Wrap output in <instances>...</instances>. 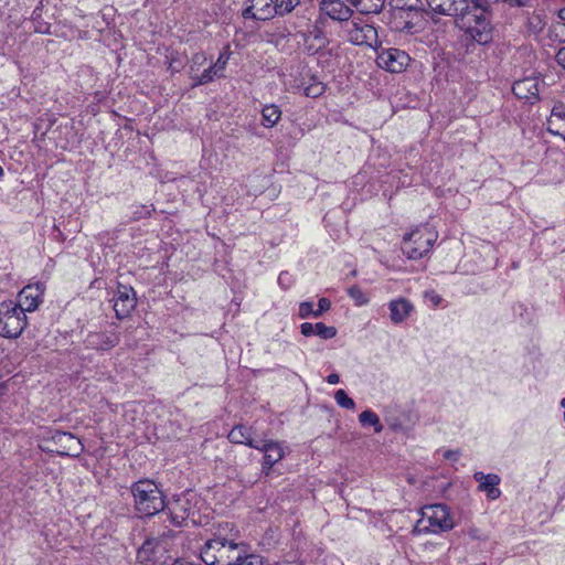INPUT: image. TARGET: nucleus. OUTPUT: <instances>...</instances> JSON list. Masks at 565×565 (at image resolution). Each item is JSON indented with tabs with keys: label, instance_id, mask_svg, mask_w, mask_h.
Returning a JSON list of instances; mask_svg holds the SVG:
<instances>
[{
	"label": "nucleus",
	"instance_id": "obj_40",
	"mask_svg": "<svg viewBox=\"0 0 565 565\" xmlns=\"http://www.w3.org/2000/svg\"><path fill=\"white\" fill-rule=\"evenodd\" d=\"M193 64L202 65L206 62V55L203 52H199L193 54L192 56Z\"/></svg>",
	"mask_w": 565,
	"mask_h": 565
},
{
	"label": "nucleus",
	"instance_id": "obj_36",
	"mask_svg": "<svg viewBox=\"0 0 565 565\" xmlns=\"http://www.w3.org/2000/svg\"><path fill=\"white\" fill-rule=\"evenodd\" d=\"M152 211V205H137L136 210L132 212V220L138 221L145 217H149L151 216Z\"/></svg>",
	"mask_w": 565,
	"mask_h": 565
},
{
	"label": "nucleus",
	"instance_id": "obj_17",
	"mask_svg": "<svg viewBox=\"0 0 565 565\" xmlns=\"http://www.w3.org/2000/svg\"><path fill=\"white\" fill-rule=\"evenodd\" d=\"M539 79L534 77H524L515 81L512 85V92L519 99H525L530 104L540 100Z\"/></svg>",
	"mask_w": 565,
	"mask_h": 565
},
{
	"label": "nucleus",
	"instance_id": "obj_34",
	"mask_svg": "<svg viewBox=\"0 0 565 565\" xmlns=\"http://www.w3.org/2000/svg\"><path fill=\"white\" fill-rule=\"evenodd\" d=\"M348 295L354 300L356 306H363L369 303L370 299L366 294L359 287L352 286L348 289Z\"/></svg>",
	"mask_w": 565,
	"mask_h": 565
},
{
	"label": "nucleus",
	"instance_id": "obj_6",
	"mask_svg": "<svg viewBox=\"0 0 565 565\" xmlns=\"http://www.w3.org/2000/svg\"><path fill=\"white\" fill-rule=\"evenodd\" d=\"M28 326L26 312L14 300L0 303V335L7 339L18 338Z\"/></svg>",
	"mask_w": 565,
	"mask_h": 565
},
{
	"label": "nucleus",
	"instance_id": "obj_37",
	"mask_svg": "<svg viewBox=\"0 0 565 565\" xmlns=\"http://www.w3.org/2000/svg\"><path fill=\"white\" fill-rule=\"evenodd\" d=\"M331 308V301L328 298H320L318 301V309L315 312V318L320 317L323 312Z\"/></svg>",
	"mask_w": 565,
	"mask_h": 565
},
{
	"label": "nucleus",
	"instance_id": "obj_18",
	"mask_svg": "<svg viewBox=\"0 0 565 565\" xmlns=\"http://www.w3.org/2000/svg\"><path fill=\"white\" fill-rule=\"evenodd\" d=\"M120 341V335L116 330L90 332L87 335V347L98 351H107L115 348Z\"/></svg>",
	"mask_w": 565,
	"mask_h": 565
},
{
	"label": "nucleus",
	"instance_id": "obj_42",
	"mask_svg": "<svg viewBox=\"0 0 565 565\" xmlns=\"http://www.w3.org/2000/svg\"><path fill=\"white\" fill-rule=\"evenodd\" d=\"M326 381H327V383H329L331 385H335V384L340 383V376L337 373H331L327 376Z\"/></svg>",
	"mask_w": 565,
	"mask_h": 565
},
{
	"label": "nucleus",
	"instance_id": "obj_21",
	"mask_svg": "<svg viewBox=\"0 0 565 565\" xmlns=\"http://www.w3.org/2000/svg\"><path fill=\"white\" fill-rule=\"evenodd\" d=\"M320 11L334 21H348L352 15L351 8L342 0H322Z\"/></svg>",
	"mask_w": 565,
	"mask_h": 565
},
{
	"label": "nucleus",
	"instance_id": "obj_39",
	"mask_svg": "<svg viewBox=\"0 0 565 565\" xmlns=\"http://www.w3.org/2000/svg\"><path fill=\"white\" fill-rule=\"evenodd\" d=\"M555 60L557 64L565 70V46L558 50Z\"/></svg>",
	"mask_w": 565,
	"mask_h": 565
},
{
	"label": "nucleus",
	"instance_id": "obj_43",
	"mask_svg": "<svg viewBox=\"0 0 565 565\" xmlns=\"http://www.w3.org/2000/svg\"><path fill=\"white\" fill-rule=\"evenodd\" d=\"M458 456H459V451H457V450H447L444 454L445 459H448V460H450V459L456 460L458 458Z\"/></svg>",
	"mask_w": 565,
	"mask_h": 565
},
{
	"label": "nucleus",
	"instance_id": "obj_45",
	"mask_svg": "<svg viewBox=\"0 0 565 565\" xmlns=\"http://www.w3.org/2000/svg\"><path fill=\"white\" fill-rule=\"evenodd\" d=\"M279 34H280L281 38H285L287 34H289V32H288L287 28H284L282 32L279 33Z\"/></svg>",
	"mask_w": 565,
	"mask_h": 565
},
{
	"label": "nucleus",
	"instance_id": "obj_20",
	"mask_svg": "<svg viewBox=\"0 0 565 565\" xmlns=\"http://www.w3.org/2000/svg\"><path fill=\"white\" fill-rule=\"evenodd\" d=\"M387 307L390 310V319L394 324L405 322L415 311V307L412 301L405 297L392 299L387 303Z\"/></svg>",
	"mask_w": 565,
	"mask_h": 565
},
{
	"label": "nucleus",
	"instance_id": "obj_30",
	"mask_svg": "<svg viewBox=\"0 0 565 565\" xmlns=\"http://www.w3.org/2000/svg\"><path fill=\"white\" fill-rule=\"evenodd\" d=\"M298 4L300 0H273L274 10L281 17L290 13Z\"/></svg>",
	"mask_w": 565,
	"mask_h": 565
},
{
	"label": "nucleus",
	"instance_id": "obj_1",
	"mask_svg": "<svg viewBox=\"0 0 565 565\" xmlns=\"http://www.w3.org/2000/svg\"><path fill=\"white\" fill-rule=\"evenodd\" d=\"M433 14L452 17L471 41L484 45L492 40V25L484 0H425Z\"/></svg>",
	"mask_w": 565,
	"mask_h": 565
},
{
	"label": "nucleus",
	"instance_id": "obj_47",
	"mask_svg": "<svg viewBox=\"0 0 565 565\" xmlns=\"http://www.w3.org/2000/svg\"><path fill=\"white\" fill-rule=\"evenodd\" d=\"M282 280V274L279 275L278 281L280 282Z\"/></svg>",
	"mask_w": 565,
	"mask_h": 565
},
{
	"label": "nucleus",
	"instance_id": "obj_16",
	"mask_svg": "<svg viewBox=\"0 0 565 565\" xmlns=\"http://www.w3.org/2000/svg\"><path fill=\"white\" fill-rule=\"evenodd\" d=\"M277 15L274 10L273 0H247L242 11L245 20L267 21Z\"/></svg>",
	"mask_w": 565,
	"mask_h": 565
},
{
	"label": "nucleus",
	"instance_id": "obj_9",
	"mask_svg": "<svg viewBox=\"0 0 565 565\" xmlns=\"http://www.w3.org/2000/svg\"><path fill=\"white\" fill-rule=\"evenodd\" d=\"M46 441L53 445L52 448L47 447V450L62 457H77L84 450L81 439L68 431L57 429L50 431V437Z\"/></svg>",
	"mask_w": 565,
	"mask_h": 565
},
{
	"label": "nucleus",
	"instance_id": "obj_41",
	"mask_svg": "<svg viewBox=\"0 0 565 565\" xmlns=\"http://www.w3.org/2000/svg\"><path fill=\"white\" fill-rule=\"evenodd\" d=\"M169 60V68L173 72H178L181 67V62H179L172 54L168 56Z\"/></svg>",
	"mask_w": 565,
	"mask_h": 565
},
{
	"label": "nucleus",
	"instance_id": "obj_22",
	"mask_svg": "<svg viewBox=\"0 0 565 565\" xmlns=\"http://www.w3.org/2000/svg\"><path fill=\"white\" fill-rule=\"evenodd\" d=\"M227 439L232 444L245 445L249 448H258L259 440L253 438V427L244 424H236L233 426L227 435Z\"/></svg>",
	"mask_w": 565,
	"mask_h": 565
},
{
	"label": "nucleus",
	"instance_id": "obj_31",
	"mask_svg": "<svg viewBox=\"0 0 565 565\" xmlns=\"http://www.w3.org/2000/svg\"><path fill=\"white\" fill-rule=\"evenodd\" d=\"M231 56H232L231 45L226 44L221 50L216 62L212 65L215 66L216 71H218L221 74H224V71L228 64Z\"/></svg>",
	"mask_w": 565,
	"mask_h": 565
},
{
	"label": "nucleus",
	"instance_id": "obj_46",
	"mask_svg": "<svg viewBox=\"0 0 565 565\" xmlns=\"http://www.w3.org/2000/svg\"><path fill=\"white\" fill-rule=\"evenodd\" d=\"M4 175V170L3 168L0 166V180L3 178Z\"/></svg>",
	"mask_w": 565,
	"mask_h": 565
},
{
	"label": "nucleus",
	"instance_id": "obj_29",
	"mask_svg": "<svg viewBox=\"0 0 565 565\" xmlns=\"http://www.w3.org/2000/svg\"><path fill=\"white\" fill-rule=\"evenodd\" d=\"M223 76H224V74H221L218 71H216L215 66L211 65L210 67L204 70L202 72V74H200L196 77H193L194 86L206 85V84L213 82L214 77H223Z\"/></svg>",
	"mask_w": 565,
	"mask_h": 565
},
{
	"label": "nucleus",
	"instance_id": "obj_33",
	"mask_svg": "<svg viewBox=\"0 0 565 565\" xmlns=\"http://www.w3.org/2000/svg\"><path fill=\"white\" fill-rule=\"evenodd\" d=\"M334 399L337 404L345 409H354L355 402L347 394V392L342 388L338 390L334 393Z\"/></svg>",
	"mask_w": 565,
	"mask_h": 565
},
{
	"label": "nucleus",
	"instance_id": "obj_11",
	"mask_svg": "<svg viewBox=\"0 0 565 565\" xmlns=\"http://www.w3.org/2000/svg\"><path fill=\"white\" fill-rule=\"evenodd\" d=\"M409 55L399 49L390 47L382 49L377 52L376 63L377 65L391 73H401L409 64Z\"/></svg>",
	"mask_w": 565,
	"mask_h": 565
},
{
	"label": "nucleus",
	"instance_id": "obj_10",
	"mask_svg": "<svg viewBox=\"0 0 565 565\" xmlns=\"http://www.w3.org/2000/svg\"><path fill=\"white\" fill-rule=\"evenodd\" d=\"M348 40L354 45L376 49L380 45L376 28L364 19H356L348 28Z\"/></svg>",
	"mask_w": 565,
	"mask_h": 565
},
{
	"label": "nucleus",
	"instance_id": "obj_32",
	"mask_svg": "<svg viewBox=\"0 0 565 565\" xmlns=\"http://www.w3.org/2000/svg\"><path fill=\"white\" fill-rule=\"evenodd\" d=\"M558 21L553 23L552 25V32L555 34L556 38L559 39L561 42H565V8H562L558 11Z\"/></svg>",
	"mask_w": 565,
	"mask_h": 565
},
{
	"label": "nucleus",
	"instance_id": "obj_8",
	"mask_svg": "<svg viewBox=\"0 0 565 565\" xmlns=\"http://www.w3.org/2000/svg\"><path fill=\"white\" fill-rule=\"evenodd\" d=\"M256 450L263 452L260 471L265 477H270L274 466L280 462L288 452L285 441L275 439H260Z\"/></svg>",
	"mask_w": 565,
	"mask_h": 565
},
{
	"label": "nucleus",
	"instance_id": "obj_35",
	"mask_svg": "<svg viewBox=\"0 0 565 565\" xmlns=\"http://www.w3.org/2000/svg\"><path fill=\"white\" fill-rule=\"evenodd\" d=\"M315 305L312 301H302L299 303L298 308V317L300 319H307L309 317L315 318L316 310L313 309Z\"/></svg>",
	"mask_w": 565,
	"mask_h": 565
},
{
	"label": "nucleus",
	"instance_id": "obj_3",
	"mask_svg": "<svg viewBox=\"0 0 565 565\" xmlns=\"http://www.w3.org/2000/svg\"><path fill=\"white\" fill-rule=\"evenodd\" d=\"M437 239L438 232L434 226L428 223L416 225L403 237V254L412 260L422 259L429 254Z\"/></svg>",
	"mask_w": 565,
	"mask_h": 565
},
{
	"label": "nucleus",
	"instance_id": "obj_5",
	"mask_svg": "<svg viewBox=\"0 0 565 565\" xmlns=\"http://www.w3.org/2000/svg\"><path fill=\"white\" fill-rule=\"evenodd\" d=\"M173 535L170 532L149 537L138 548L137 559L142 565H167L173 561Z\"/></svg>",
	"mask_w": 565,
	"mask_h": 565
},
{
	"label": "nucleus",
	"instance_id": "obj_24",
	"mask_svg": "<svg viewBox=\"0 0 565 565\" xmlns=\"http://www.w3.org/2000/svg\"><path fill=\"white\" fill-rule=\"evenodd\" d=\"M300 332L305 337L318 335L323 340L332 339L337 335V328L326 326L323 322H303L300 324Z\"/></svg>",
	"mask_w": 565,
	"mask_h": 565
},
{
	"label": "nucleus",
	"instance_id": "obj_7",
	"mask_svg": "<svg viewBox=\"0 0 565 565\" xmlns=\"http://www.w3.org/2000/svg\"><path fill=\"white\" fill-rule=\"evenodd\" d=\"M241 547L234 541L217 536L204 544L200 557L205 565H230Z\"/></svg>",
	"mask_w": 565,
	"mask_h": 565
},
{
	"label": "nucleus",
	"instance_id": "obj_14",
	"mask_svg": "<svg viewBox=\"0 0 565 565\" xmlns=\"http://www.w3.org/2000/svg\"><path fill=\"white\" fill-rule=\"evenodd\" d=\"M166 508L168 510L169 520L175 526H182L188 520H191L193 523L196 522L194 519V510L185 495L174 498L166 504Z\"/></svg>",
	"mask_w": 565,
	"mask_h": 565
},
{
	"label": "nucleus",
	"instance_id": "obj_23",
	"mask_svg": "<svg viewBox=\"0 0 565 565\" xmlns=\"http://www.w3.org/2000/svg\"><path fill=\"white\" fill-rule=\"evenodd\" d=\"M300 86L303 88V94L310 98H318L324 94L327 85L321 82L316 74L310 71L301 73Z\"/></svg>",
	"mask_w": 565,
	"mask_h": 565
},
{
	"label": "nucleus",
	"instance_id": "obj_4",
	"mask_svg": "<svg viewBox=\"0 0 565 565\" xmlns=\"http://www.w3.org/2000/svg\"><path fill=\"white\" fill-rule=\"evenodd\" d=\"M422 518L416 522L414 534H438L455 527L449 508L444 503L425 505L420 510Z\"/></svg>",
	"mask_w": 565,
	"mask_h": 565
},
{
	"label": "nucleus",
	"instance_id": "obj_2",
	"mask_svg": "<svg viewBox=\"0 0 565 565\" xmlns=\"http://www.w3.org/2000/svg\"><path fill=\"white\" fill-rule=\"evenodd\" d=\"M134 498V508L140 516L150 518L166 508L163 492L150 479H140L130 487Z\"/></svg>",
	"mask_w": 565,
	"mask_h": 565
},
{
	"label": "nucleus",
	"instance_id": "obj_25",
	"mask_svg": "<svg viewBox=\"0 0 565 565\" xmlns=\"http://www.w3.org/2000/svg\"><path fill=\"white\" fill-rule=\"evenodd\" d=\"M281 109L275 104L264 105L262 109V125L265 128H273L281 118Z\"/></svg>",
	"mask_w": 565,
	"mask_h": 565
},
{
	"label": "nucleus",
	"instance_id": "obj_12",
	"mask_svg": "<svg viewBox=\"0 0 565 565\" xmlns=\"http://www.w3.org/2000/svg\"><path fill=\"white\" fill-rule=\"evenodd\" d=\"M295 38L298 40V43L302 42V51L308 55L317 54L326 49L329 43L327 34L318 25H313L307 32L298 31Z\"/></svg>",
	"mask_w": 565,
	"mask_h": 565
},
{
	"label": "nucleus",
	"instance_id": "obj_38",
	"mask_svg": "<svg viewBox=\"0 0 565 565\" xmlns=\"http://www.w3.org/2000/svg\"><path fill=\"white\" fill-rule=\"evenodd\" d=\"M94 98L96 99V104H92V105H89V106H88V111H89L92 115H94V116H95V115H97V114H98V110H99V108H98V103H100V102H102V99H103V94H102L100 92H96V93L94 94Z\"/></svg>",
	"mask_w": 565,
	"mask_h": 565
},
{
	"label": "nucleus",
	"instance_id": "obj_15",
	"mask_svg": "<svg viewBox=\"0 0 565 565\" xmlns=\"http://www.w3.org/2000/svg\"><path fill=\"white\" fill-rule=\"evenodd\" d=\"M114 310L118 319L130 316L137 305L136 292L132 287L118 284L114 296Z\"/></svg>",
	"mask_w": 565,
	"mask_h": 565
},
{
	"label": "nucleus",
	"instance_id": "obj_13",
	"mask_svg": "<svg viewBox=\"0 0 565 565\" xmlns=\"http://www.w3.org/2000/svg\"><path fill=\"white\" fill-rule=\"evenodd\" d=\"M45 285L41 281L28 284L18 294L15 303L25 312L35 311L43 302Z\"/></svg>",
	"mask_w": 565,
	"mask_h": 565
},
{
	"label": "nucleus",
	"instance_id": "obj_26",
	"mask_svg": "<svg viewBox=\"0 0 565 565\" xmlns=\"http://www.w3.org/2000/svg\"><path fill=\"white\" fill-rule=\"evenodd\" d=\"M362 14L379 13L384 7V0H348Z\"/></svg>",
	"mask_w": 565,
	"mask_h": 565
},
{
	"label": "nucleus",
	"instance_id": "obj_27",
	"mask_svg": "<svg viewBox=\"0 0 565 565\" xmlns=\"http://www.w3.org/2000/svg\"><path fill=\"white\" fill-rule=\"evenodd\" d=\"M359 422L362 427H373L374 433H381L383 430L379 415L371 409L363 411L359 415Z\"/></svg>",
	"mask_w": 565,
	"mask_h": 565
},
{
	"label": "nucleus",
	"instance_id": "obj_19",
	"mask_svg": "<svg viewBox=\"0 0 565 565\" xmlns=\"http://www.w3.org/2000/svg\"><path fill=\"white\" fill-rule=\"evenodd\" d=\"M473 479L479 483L478 490L484 492L488 500L494 501L501 497L499 489L501 478L498 475L477 471L473 473Z\"/></svg>",
	"mask_w": 565,
	"mask_h": 565
},
{
	"label": "nucleus",
	"instance_id": "obj_44",
	"mask_svg": "<svg viewBox=\"0 0 565 565\" xmlns=\"http://www.w3.org/2000/svg\"><path fill=\"white\" fill-rule=\"evenodd\" d=\"M404 30H406L408 33H413V26L408 23L405 24Z\"/></svg>",
	"mask_w": 565,
	"mask_h": 565
},
{
	"label": "nucleus",
	"instance_id": "obj_28",
	"mask_svg": "<svg viewBox=\"0 0 565 565\" xmlns=\"http://www.w3.org/2000/svg\"><path fill=\"white\" fill-rule=\"evenodd\" d=\"M230 565H262V561L259 556L255 554H247L241 547Z\"/></svg>",
	"mask_w": 565,
	"mask_h": 565
}]
</instances>
